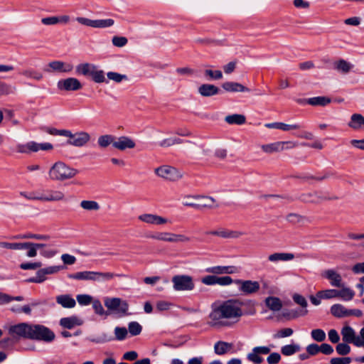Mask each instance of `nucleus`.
<instances>
[{"label":"nucleus","instance_id":"obj_13","mask_svg":"<svg viewBox=\"0 0 364 364\" xmlns=\"http://www.w3.org/2000/svg\"><path fill=\"white\" fill-rule=\"evenodd\" d=\"M135 142L129 137L122 136L114 139L113 147L120 151H124L127 149H133L135 147Z\"/></svg>","mask_w":364,"mask_h":364},{"label":"nucleus","instance_id":"obj_31","mask_svg":"<svg viewBox=\"0 0 364 364\" xmlns=\"http://www.w3.org/2000/svg\"><path fill=\"white\" fill-rule=\"evenodd\" d=\"M309 105L312 106H326L331 102V98L325 96L314 97L306 100Z\"/></svg>","mask_w":364,"mask_h":364},{"label":"nucleus","instance_id":"obj_10","mask_svg":"<svg viewBox=\"0 0 364 364\" xmlns=\"http://www.w3.org/2000/svg\"><path fill=\"white\" fill-rule=\"evenodd\" d=\"M69 139L67 144L77 147H81L85 145L90 139V136L87 132H80L73 134L70 131V134L67 135Z\"/></svg>","mask_w":364,"mask_h":364},{"label":"nucleus","instance_id":"obj_38","mask_svg":"<svg viewBox=\"0 0 364 364\" xmlns=\"http://www.w3.org/2000/svg\"><path fill=\"white\" fill-rule=\"evenodd\" d=\"M208 234L219 236L223 238H233L238 236V234L236 232L225 230H213L210 231Z\"/></svg>","mask_w":364,"mask_h":364},{"label":"nucleus","instance_id":"obj_39","mask_svg":"<svg viewBox=\"0 0 364 364\" xmlns=\"http://www.w3.org/2000/svg\"><path fill=\"white\" fill-rule=\"evenodd\" d=\"M338 297H341L343 301H348L353 299L355 292L353 290L348 287L338 290Z\"/></svg>","mask_w":364,"mask_h":364},{"label":"nucleus","instance_id":"obj_1","mask_svg":"<svg viewBox=\"0 0 364 364\" xmlns=\"http://www.w3.org/2000/svg\"><path fill=\"white\" fill-rule=\"evenodd\" d=\"M8 333L16 341L31 340L49 343L55 340V333L48 327L37 323L21 322L11 325Z\"/></svg>","mask_w":364,"mask_h":364},{"label":"nucleus","instance_id":"obj_11","mask_svg":"<svg viewBox=\"0 0 364 364\" xmlns=\"http://www.w3.org/2000/svg\"><path fill=\"white\" fill-rule=\"evenodd\" d=\"M57 87L60 90L76 91L80 90L82 85L77 78L68 77L60 80L57 83Z\"/></svg>","mask_w":364,"mask_h":364},{"label":"nucleus","instance_id":"obj_26","mask_svg":"<svg viewBox=\"0 0 364 364\" xmlns=\"http://www.w3.org/2000/svg\"><path fill=\"white\" fill-rule=\"evenodd\" d=\"M348 309L340 304H336L331 307V314L336 318L348 317Z\"/></svg>","mask_w":364,"mask_h":364},{"label":"nucleus","instance_id":"obj_29","mask_svg":"<svg viewBox=\"0 0 364 364\" xmlns=\"http://www.w3.org/2000/svg\"><path fill=\"white\" fill-rule=\"evenodd\" d=\"M266 306L273 311H278L282 307V303L278 297L268 296L265 299Z\"/></svg>","mask_w":364,"mask_h":364},{"label":"nucleus","instance_id":"obj_21","mask_svg":"<svg viewBox=\"0 0 364 364\" xmlns=\"http://www.w3.org/2000/svg\"><path fill=\"white\" fill-rule=\"evenodd\" d=\"M82 324V320L75 316L64 317L60 320V325L67 329H72L75 326H81Z\"/></svg>","mask_w":364,"mask_h":364},{"label":"nucleus","instance_id":"obj_34","mask_svg":"<svg viewBox=\"0 0 364 364\" xmlns=\"http://www.w3.org/2000/svg\"><path fill=\"white\" fill-rule=\"evenodd\" d=\"M173 233L171 232H155L152 234H149L146 235V237L161 240V241H165V242H173Z\"/></svg>","mask_w":364,"mask_h":364},{"label":"nucleus","instance_id":"obj_48","mask_svg":"<svg viewBox=\"0 0 364 364\" xmlns=\"http://www.w3.org/2000/svg\"><path fill=\"white\" fill-rule=\"evenodd\" d=\"M80 206L87 210H98L100 208L98 203L94 200H82L80 203Z\"/></svg>","mask_w":364,"mask_h":364},{"label":"nucleus","instance_id":"obj_5","mask_svg":"<svg viewBox=\"0 0 364 364\" xmlns=\"http://www.w3.org/2000/svg\"><path fill=\"white\" fill-rule=\"evenodd\" d=\"M105 306L109 311L119 314V316L128 314L129 304L126 301H122L120 298H106Z\"/></svg>","mask_w":364,"mask_h":364},{"label":"nucleus","instance_id":"obj_57","mask_svg":"<svg viewBox=\"0 0 364 364\" xmlns=\"http://www.w3.org/2000/svg\"><path fill=\"white\" fill-rule=\"evenodd\" d=\"M336 352L341 355H346L350 351V347L348 343L345 342L338 343L336 347Z\"/></svg>","mask_w":364,"mask_h":364},{"label":"nucleus","instance_id":"obj_22","mask_svg":"<svg viewBox=\"0 0 364 364\" xmlns=\"http://www.w3.org/2000/svg\"><path fill=\"white\" fill-rule=\"evenodd\" d=\"M265 127L269 129H278L285 132L291 129H299L302 127L299 124H287L283 122L268 123L265 124Z\"/></svg>","mask_w":364,"mask_h":364},{"label":"nucleus","instance_id":"obj_16","mask_svg":"<svg viewBox=\"0 0 364 364\" xmlns=\"http://www.w3.org/2000/svg\"><path fill=\"white\" fill-rule=\"evenodd\" d=\"M56 302L65 309H72L76 305V301L70 294H60L56 296Z\"/></svg>","mask_w":364,"mask_h":364},{"label":"nucleus","instance_id":"obj_61","mask_svg":"<svg viewBox=\"0 0 364 364\" xmlns=\"http://www.w3.org/2000/svg\"><path fill=\"white\" fill-rule=\"evenodd\" d=\"M112 42L114 46L121 48L126 46L128 40L124 36H114L112 39Z\"/></svg>","mask_w":364,"mask_h":364},{"label":"nucleus","instance_id":"obj_40","mask_svg":"<svg viewBox=\"0 0 364 364\" xmlns=\"http://www.w3.org/2000/svg\"><path fill=\"white\" fill-rule=\"evenodd\" d=\"M353 65L345 60L341 59L334 63V68L343 73H348Z\"/></svg>","mask_w":364,"mask_h":364},{"label":"nucleus","instance_id":"obj_18","mask_svg":"<svg viewBox=\"0 0 364 364\" xmlns=\"http://www.w3.org/2000/svg\"><path fill=\"white\" fill-rule=\"evenodd\" d=\"M96 276V272L94 271H83L77 272L73 274H68V277L76 280H85V281H94Z\"/></svg>","mask_w":364,"mask_h":364},{"label":"nucleus","instance_id":"obj_52","mask_svg":"<svg viewBox=\"0 0 364 364\" xmlns=\"http://www.w3.org/2000/svg\"><path fill=\"white\" fill-rule=\"evenodd\" d=\"M204 75L205 77H208V80H220L223 77V73L220 70H205Z\"/></svg>","mask_w":364,"mask_h":364},{"label":"nucleus","instance_id":"obj_12","mask_svg":"<svg viewBox=\"0 0 364 364\" xmlns=\"http://www.w3.org/2000/svg\"><path fill=\"white\" fill-rule=\"evenodd\" d=\"M270 350V348L267 346L255 347L252 352L247 354V359L255 364H260L262 363L263 358L259 355L268 354Z\"/></svg>","mask_w":364,"mask_h":364},{"label":"nucleus","instance_id":"obj_36","mask_svg":"<svg viewBox=\"0 0 364 364\" xmlns=\"http://www.w3.org/2000/svg\"><path fill=\"white\" fill-rule=\"evenodd\" d=\"M89 340L94 343H105L114 341V338L111 334L103 332L97 336L90 338Z\"/></svg>","mask_w":364,"mask_h":364},{"label":"nucleus","instance_id":"obj_14","mask_svg":"<svg viewBox=\"0 0 364 364\" xmlns=\"http://www.w3.org/2000/svg\"><path fill=\"white\" fill-rule=\"evenodd\" d=\"M138 218L142 222L151 225H162L168 222V220L165 218L149 213L140 215Z\"/></svg>","mask_w":364,"mask_h":364},{"label":"nucleus","instance_id":"obj_35","mask_svg":"<svg viewBox=\"0 0 364 364\" xmlns=\"http://www.w3.org/2000/svg\"><path fill=\"white\" fill-rule=\"evenodd\" d=\"M300 350L301 347L299 344L292 343L282 346L281 348V353L285 356H290L299 352Z\"/></svg>","mask_w":364,"mask_h":364},{"label":"nucleus","instance_id":"obj_59","mask_svg":"<svg viewBox=\"0 0 364 364\" xmlns=\"http://www.w3.org/2000/svg\"><path fill=\"white\" fill-rule=\"evenodd\" d=\"M23 242H0V247L10 249V250H21L22 247H24Z\"/></svg>","mask_w":364,"mask_h":364},{"label":"nucleus","instance_id":"obj_46","mask_svg":"<svg viewBox=\"0 0 364 364\" xmlns=\"http://www.w3.org/2000/svg\"><path fill=\"white\" fill-rule=\"evenodd\" d=\"M92 308L95 313L98 315L107 316L110 314V312L105 311L101 302L98 299L92 301Z\"/></svg>","mask_w":364,"mask_h":364},{"label":"nucleus","instance_id":"obj_30","mask_svg":"<svg viewBox=\"0 0 364 364\" xmlns=\"http://www.w3.org/2000/svg\"><path fill=\"white\" fill-rule=\"evenodd\" d=\"M348 127L353 129H359L364 126V117L360 114H353L348 123Z\"/></svg>","mask_w":364,"mask_h":364},{"label":"nucleus","instance_id":"obj_45","mask_svg":"<svg viewBox=\"0 0 364 364\" xmlns=\"http://www.w3.org/2000/svg\"><path fill=\"white\" fill-rule=\"evenodd\" d=\"M311 336L313 340L317 342H323L326 339V333L321 328L314 329L311 332Z\"/></svg>","mask_w":364,"mask_h":364},{"label":"nucleus","instance_id":"obj_9","mask_svg":"<svg viewBox=\"0 0 364 364\" xmlns=\"http://www.w3.org/2000/svg\"><path fill=\"white\" fill-rule=\"evenodd\" d=\"M157 176L169 181H177L181 178V173L174 167L162 166L155 169Z\"/></svg>","mask_w":364,"mask_h":364},{"label":"nucleus","instance_id":"obj_15","mask_svg":"<svg viewBox=\"0 0 364 364\" xmlns=\"http://www.w3.org/2000/svg\"><path fill=\"white\" fill-rule=\"evenodd\" d=\"M198 92L201 96L208 97L218 95L220 90L214 85L205 83L198 87Z\"/></svg>","mask_w":364,"mask_h":364},{"label":"nucleus","instance_id":"obj_37","mask_svg":"<svg viewBox=\"0 0 364 364\" xmlns=\"http://www.w3.org/2000/svg\"><path fill=\"white\" fill-rule=\"evenodd\" d=\"M122 274H114L112 272H96L95 282H107L112 279L114 277H122Z\"/></svg>","mask_w":364,"mask_h":364},{"label":"nucleus","instance_id":"obj_32","mask_svg":"<svg viewBox=\"0 0 364 364\" xmlns=\"http://www.w3.org/2000/svg\"><path fill=\"white\" fill-rule=\"evenodd\" d=\"M225 121L229 124L242 125L245 123L246 118L243 114H234L226 116Z\"/></svg>","mask_w":364,"mask_h":364},{"label":"nucleus","instance_id":"obj_19","mask_svg":"<svg viewBox=\"0 0 364 364\" xmlns=\"http://www.w3.org/2000/svg\"><path fill=\"white\" fill-rule=\"evenodd\" d=\"M222 87L227 92H250V90L242 85L239 82H225L222 84Z\"/></svg>","mask_w":364,"mask_h":364},{"label":"nucleus","instance_id":"obj_51","mask_svg":"<svg viewBox=\"0 0 364 364\" xmlns=\"http://www.w3.org/2000/svg\"><path fill=\"white\" fill-rule=\"evenodd\" d=\"M76 300L80 306H88L92 303L93 298L89 294H77Z\"/></svg>","mask_w":364,"mask_h":364},{"label":"nucleus","instance_id":"obj_27","mask_svg":"<svg viewBox=\"0 0 364 364\" xmlns=\"http://www.w3.org/2000/svg\"><path fill=\"white\" fill-rule=\"evenodd\" d=\"M343 341L346 343H351L355 340V332L350 326L343 327L341 330Z\"/></svg>","mask_w":364,"mask_h":364},{"label":"nucleus","instance_id":"obj_41","mask_svg":"<svg viewBox=\"0 0 364 364\" xmlns=\"http://www.w3.org/2000/svg\"><path fill=\"white\" fill-rule=\"evenodd\" d=\"M92 79L95 82L97 83H102V82H106L108 83V80H106L105 73L102 70H97V68H95L93 70V72L91 75Z\"/></svg>","mask_w":364,"mask_h":364},{"label":"nucleus","instance_id":"obj_50","mask_svg":"<svg viewBox=\"0 0 364 364\" xmlns=\"http://www.w3.org/2000/svg\"><path fill=\"white\" fill-rule=\"evenodd\" d=\"M24 247H22L21 250H27L26 256L28 257H34L37 255V250L33 245V242H23Z\"/></svg>","mask_w":364,"mask_h":364},{"label":"nucleus","instance_id":"obj_47","mask_svg":"<svg viewBox=\"0 0 364 364\" xmlns=\"http://www.w3.org/2000/svg\"><path fill=\"white\" fill-rule=\"evenodd\" d=\"M114 23V21L112 18L96 19L95 20L94 28H105L111 27Z\"/></svg>","mask_w":364,"mask_h":364},{"label":"nucleus","instance_id":"obj_62","mask_svg":"<svg viewBox=\"0 0 364 364\" xmlns=\"http://www.w3.org/2000/svg\"><path fill=\"white\" fill-rule=\"evenodd\" d=\"M218 276L215 275H206L201 279V282L205 285H215L217 284Z\"/></svg>","mask_w":364,"mask_h":364},{"label":"nucleus","instance_id":"obj_20","mask_svg":"<svg viewBox=\"0 0 364 364\" xmlns=\"http://www.w3.org/2000/svg\"><path fill=\"white\" fill-rule=\"evenodd\" d=\"M48 65L53 71L61 73H70L73 69V65L65 63L59 60L52 61L48 64Z\"/></svg>","mask_w":364,"mask_h":364},{"label":"nucleus","instance_id":"obj_28","mask_svg":"<svg viewBox=\"0 0 364 364\" xmlns=\"http://www.w3.org/2000/svg\"><path fill=\"white\" fill-rule=\"evenodd\" d=\"M295 255L292 253L277 252L270 255L268 257V259L270 262H276L278 261H289L293 259Z\"/></svg>","mask_w":364,"mask_h":364},{"label":"nucleus","instance_id":"obj_8","mask_svg":"<svg viewBox=\"0 0 364 364\" xmlns=\"http://www.w3.org/2000/svg\"><path fill=\"white\" fill-rule=\"evenodd\" d=\"M235 284L239 285V291L245 295L255 294L260 289L257 281L235 279Z\"/></svg>","mask_w":364,"mask_h":364},{"label":"nucleus","instance_id":"obj_54","mask_svg":"<svg viewBox=\"0 0 364 364\" xmlns=\"http://www.w3.org/2000/svg\"><path fill=\"white\" fill-rule=\"evenodd\" d=\"M128 331L125 327L117 326L114 328V339L117 341H123L126 338Z\"/></svg>","mask_w":364,"mask_h":364},{"label":"nucleus","instance_id":"obj_24","mask_svg":"<svg viewBox=\"0 0 364 364\" xmlns=\"http://www.w3.org/2000/svg\"><path fill=\"white\" fill-rule=\"evenodd\" d=\"M95 68H97V66L94 64L80 63L76 66V73L84 76H91Z\"/></svg>","mask_w":364,"mask_h":364},{"label":"nucleus","instance_id":"obj_64","mask_svg":"<svg viewBox=\"0 0 364 364\" xmlns=\"http://www.w3.org/2000/svg\"><path fill=\"white\" fill-rule=\"evenodd\" d=\"M351 362L350 357L333 358L331 360V364H349Z\"/></svg>","mask_w":364,"mask_h":364},{"label":"nucleus","instance_id":"obj_3","mask_svg":"<svg viewBox=\"0 0 364 364\" xmlns=\"http://www.w3.org/2000/svg\"><path fill=\"white\" fill-rule=\"evenodd\" d=\"M77 170L68 166L62 161L55 163L49 171V176L53 180L64 181L74 177Z\"/></svg>","mask_w":364,"mask_h":364},{"label":"nucleus","instance_id":"obj_25","mask_svg":"<svg viewBox=\"0 0 364 364\" xmlns=\"http://www.w3.org/2000/svg\"><path fill=\"white\" fill-rule=\"evenodd\" d=\"M232 348V343L219 341L214 345V352L218 355H223L229 352Z\"/></svg>","mask_w":364,"mask_h":364},{"label":"nucleus","instance_id":"obj_7","mask_svg":"<svg viewBox=\"0 0 364 364\" xmlns=\"http://www.w3.org/2000/svg\"><path fill=\"white\" fill-rule=\"evenodd\" d=\"M53 146L50 143H37L36 141H31L26 143V144H18L17 151L18 153L28 154L30 152H37L39 150L48 151L53 149Z\"/></svg>","mask_w":364,"mask_h":364},{"label":"nucleus","instance_id":"obj_58","mask_svg":"<svg viewBox=\"0 0 364 364\" xmlns=\"http://www.w3.org/2000/svg\"><path fill=\"white\" fill-rule=\"evenodd\" d=\"M16 238L20 239H36V240H46L49 238L48 235H40V234H31V233H26L23 235H20L16 237Z\"/></svg>","mask_w":364,"mask_h":364},{"label":"nucleus","instance_id":"obj_17","mask_svg":"<svg viewBox=\"0 0 364 364\" xmlns=\"http://www.w3.org/2000/svg\"><path fill=\"white\" fill-rule=\"evenodd\" d=\"M322 276L330 280L331 285L336 287H341V276L333 269H328L325 271Z\"/></svg>","mask_w":364,"mask_h":364},{"label":"nucleus","instance_id":"obj_44","mask_svg":"<svg viewBox=\"0 0 364 364\" xmlns=\"http://www.w3.org/2000/svg\"><path fill=\"white\" fill-rule=\"evenodd\" d=\"M132 336H138L142 331V326L137 321H131L128 324V330Z\"/></svg>","mask_w":364,"mask_h":364},{"label":"nucleus","instance_id":"obj_49","mask_svg":"<svg viewBox=\"0 0 364 364\" xmlns=\"http://www.w3.org/2000/svg\"><path fill=\"white\" fill-rule=\"evenodd\" d=\"M107 78L115 82L119 83L122 80H127L128 77L126 75L120 74L116 72H108L107 73Z\"/></svg>","mask_w":364,"mask_h":364},{"label":"nucleus","instance_id":"obj_63","mask_svg":"<svg viewBox=\"0 0 364 364\" xmlns=\"http://www.w3.org/2000/svg\"><path fill=\"white\" fill-rule=\"evenodd\" d=\"M235 283V280L230 276L218 277L217 284L220 286H228Z\"/></svg>","mask_w":364,"mask_h":364},{"label":"nucleus","instance_id":"obj_43","mask_svg":"<svg viewBox=\"0 0 364 364\" xmlns=\"http://www.w3.org/2000/svg\"><path fill=\"white\" fill-rule=\"evenodd\" d=\"M182 143H183V139L177 137H171L161 141L160 142H159V145L161 147H169L173 145Z\"/></svg>","mask_w":364,"mask_h":364},{"label":"nucleus","instance_id":"obj_23","mask_svg":"<svg viewBox=\"0 0 364 364\" xmlns=\"http://www.w3.org/2000/svg\"><path fill=\"white\" fill-rule=\"evenodd\" d=\"M287 143V141H277L272 144H264L262 146V149L263 151L268 154L278 152L284 150V144Z\"/></svg>","mask_w":364,"mask_h":364},{"label":"nucleus","instance_id":"obj_2","mask_svg":"<svg viewBox=\"0 0 364 364\" xmlns=\"http://www.w3.org/2000/svg\"><path fill=\"white\" fill-rule=\"evenodd\" d=\"M240 306L241 302L237 299L227 300L218 306L213 308L209 317L215 322L223 318H238L243 315Z\"/></svg>","mask_w":364,"mask_h":364},{"label":"nucleus","instance_id":"obj_33","mask_svg":"<svg viewBox=\"0 0 364 364\" xmlns=\"http://www.w3.org/2000/svg\"><path fill=\"white\" fill-rule=\"evenodd\" d=\"M116 137L111 134H105L100 136L97 139V144L102 149H105L109 145L113 146Z\"/></svg>","mask_w":364,"mask_h":364},{"label":"nucleus","instance_id":"obj_55","mask_svg":"<svg viewBox=\"0 0 364 364\" xmlns=\"http://www.w3.org/2000/svg\"><path fill=\"white\" fill-rule=\"evenodd\" d=\"M22 75L26 77L32 78L36 80H41L43 78V74L41 73L32 69L23 71Z\"/></svg>","mask_w":364,"mask_h":364},{"label":"nucleus","instance_id":"obj_42","mask_svg":"<svg viewBox=\"0 0 364 364\" xmlns=\"http://www.w3.org/2000/svg\"><path fill=\"white\" fill-rule=\"evenodd\" d=\"M316 295L323 299H330L336 297H338L337 289H326L319 291L316 293Z\"/></svg>","mask_w":364,"mask_h":364},{"label":"nucleus","instance_id":"obj_56","mask_svg":"<svg viewBox=\"0 0 364 364\" xmlns=\"http://www.w3.org/2000/svg\"><path fill=\"white\" fill-rule=\"evenodd\" d=\"M294 333V331L291 328H285L278 331L275 334L273 335L274 339H279L286 337L291 336Z\"/></svg>","mask_w":364,"mask_h":364},{"label":"nucleus","instance_id":"obj_4","mask_svg":"<svg viewBox=\"0 0 364 364\" xmlns=\"http://www.w3.org/2000/svg\"><path fill=\"white\" fill-rule=\"evenodd\" d=\"M175 291H192L195 288L193 279L187 274H176L171 279Z\"/></svg>","mask_w":364,"mask_h":364},{"label":"nucleus","instance_id":"obj_60","mask_svg":"<svg viewBox=\"0 0 364 364\" xmlns=\"http://www.w3.org/2000/svg\"><path fill=\"white\" fill-rule=\"evenodd\" d=\"M42 266L41 262H23L20 264V268L23 270L27 269H36Z\"/></svg>","mask_w":364,"mask_h":364},{"label":"nucleus","instance_id":"obj_53","mask_svg":"<svg viewBox=\"0 0 364 364\" xmlns=\"http://www.w3.org/2000/svg\"><path fill=\"white\" fill-rule=\"evenodd\" d=\"M46 132L53 136H63L67 137V135L70 134V130L68 129H58L53 127H46Z\"/></svg>","mask_w":364,"mask_h":364},{"label":"nucleus","instance_id":"obj_6","mask_svg":"<svg viewBox=\"0 0 364 364\" xmlns=\"http://www.w3.org/2000/svg\"><path fill=\"white\" fill-rule=\"evenodd\" d=\"M63 269H64L63 265L49 266L41 268L36 272L35 277H30L26 281L30 283L40 284L47 279V275L56 274Z\"/></svg>","mask_w":364,"mask_h":364}]
</instances>
